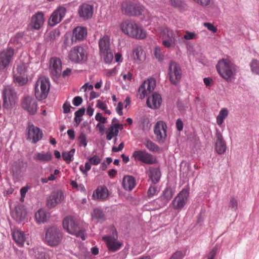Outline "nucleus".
Returning <instances> with one entry per match:
<instances>
[{"instance_id": "obj_1", "label": "nucleus", "mask_w": 259, "mask_h": 259, "mask_svg": "<svg viewBox=\"0 0 259 259\" xmlns=\"http://www.w3.org/2000/svg\"><path fill=\"white\" fill-rule=\"evenodd\" d=\"M121 31L131 38L144 39L147 37L146 31L142 26L131 19L123 20L119 25Z\"/></svg>"}, {"instance_id": "obj_2", "label": "nucleus", "mask_w": 259, "mask_h": 259, "mask_svg": "<svg viewBox=\"0 0 259 259\" xmlns=\"http://www.w3.org/2000/svg\"><path fill=\"white\" fill-rule=\"evenodd\" d=\"M218 73L227 82L231 81L236 75L235 66L228 59L219 60L216 65Z\"/></svg>"}, {"instance_id": "obj_3", "label": "nucleus", "mask_w": 259, "mask_h": 259, "mask_svg": "<svg viewBox=\"0 0 259 259\" xmlns=\"http://www.w3.org/2000/svg\"><path fill=\"white\" fill-rule=\"evenodd\" d=\"M63 227L69 234L80 237L82 240H85L84 230L77 222L71 217H66L63 221Z\"/></svg>"}, {"instance_id": "obj_4", "label": "nucleus", "mask_w": 259, "mask_h": 259, "mask_svg": "<svg viewBox=\"0 0 259 259\" xmlns=\"http://www.w3.org/2000/svg\"><path fill=\"white\" fill-rule=\"evenodd\" d=\"M45 241L50 246L55 247L59 245L63 239L61 229L56 226L49 227L46 231Z\"/></svg>"}, {"instance_id": "obj_5", "label": "nucleus", "mask_w": 259, "mask_h": 259, "mask_svg": "<svg viewBox=\"0 0 259 259\" xmlns=\"http://www.w3.org/2000/svg\"><path fill=\"white\" fill-rule=\"evenodd\" d=\"M99 47L101 56L106 63H110L113 60V55L110 48V37L104 35L99 41Z\"/></svg>"}, {"instance_id": "obj_6", "label": "nucleus", "mask_w": 259, "mask_h": 259, "mask_svg": "<svg viewBox=\"0 0 259 259\" xmlns=\"http://www.w3.org/2000/svg\"><path fill=\"white\" fill-rule=\"evenodd\" d=\"M178 34V31L175 32L167 27H162L159 29V37L162 39V45L166 48H172L176 46V33Z\"/></svg>"}, {"instance_id": "obj_7", "label": "nucleus", "mask_w": 259, "mask_h": 259, "mask_svg": "<svg viewBox=\"0 0 259 259\" xmlns=\"http://www.w3.org/2000/svg\"><path fill=\"white\" fill-rule=\"evenodd\" d=\"M50 90L49 79L42 76L37 80L35 86V96L38 100H42L47 98Z\"/></svg>"}, {"instance_id": "obj_8", "label": "nucleus", "mask_w": 259, "mask_h": 259, "mask_svg": "<svg viewBox=\"0 0 259 259\" xmlns=\"http://www.w3.org/2000/svg\"><path fill=\"white\" fill-rule=\"evenodd\" d=\"M182 72L180 65L174 61H170L168 65V76L170 82L177 85L181 80Z\"/></svg>"}, {"instance_id": "obj_9", "label": "nucleus", "mask_w": 259, "mask_h": 259, "mask_svg": "<svg viewBox=\"0 0 259 259\" xmlns=\"http://www.w3.org/2000/svg\"><path fill=\"white\" fill-rule=\"evenodd\" d=\"M122 13L128 16H136L144 11L143 6L130 1H124L121 4Z\"/></svg>"}, {"instance_id": "obj_10", "label": "nucleus", "mask_w": 259, "mask_h": 259, "mask_svg": "<svg viewBox=\"0 0 259 259\" xmlns=\"http://www.w3.org/2000/svg\"><path fill=\"white\" fill-rule=\"evenodd\" d=\"M28 67L26 63H21L17 66L16 71H14V80L19 86L24 85L28 81L26 74Z\"/></svg>"}, {"instance_id": "obj_11", "label": "nucleus", "mask_w": 259, "mask_h": 259, "mask_svg": "<svg viewBox=\"0 0 259 259\" xmlns=\"http://www.w3.org/2000/svg\"><path fill=\"white\" fill-rule=\"evenodd\" d=\"M68 57L72 62L78 63L85 61L87 55L86 51L82 47L75 46L69 52Z\"/></svg>"}, {"instance_id": "obj_12", "label": "nucleus", "mask_w": 259, "mask_h": 259, "mask_svg": "<svg viewBox=\"0 0 259 259\" xmlns=\"http://www.w3.org/2000/svg\"><path fill=\"white\" fill-rule=\"evenodd\" d=\"M27 140L33 144L40 140L43 136L42 131L32 123H29L26 128Z\"/></svg>"}, {"instance_id": "obj_13", "label": "nucleus", "mask_w": 259, "mask_h": 259, "mask_svg": "<svg viewBox=\"0 0 259 259\" xmlns=\"http://www.w3.org/2000/svg\"><path fill=\"white\" fill-rule=\"evenodd\" d=\"M16 94L10 86L6 87L3 91V106L6 108H11L15 104Z\"/></svg>"}, {"instance_id": "obj_14", "label": "nucleus", "mask_w": 259, "mask_h": 259, "mask_svg": "<svg viewBox=\"0 0 259 259\" xmlns=\"http://www.w3.org/2000/svg\"><path fill=\"white\" fill-rule=\"evenodd\" d=\"M14 55V50L8 47L0 52V70H4L9 66L12 62Z\"/></svg>"}, {"instance_id": "obj_15", "label": "nucleus", "mask_w": 259, "mask_h": 259, "mask_svg": "<svg viewBox=\"0 0 259 259\" xmlns=\"http://www.w3.org/2000/svg\"><path fill=\"white\" fill-rule=\"evenodd\" d=\"M116 233L113 235H107L103 237V240L105 242L108 250L112 252L118 250L122 246V243L117 240Z\"/></svg>"}, {"instance_id": "obj_16", "label": "nucleus", "mask_w": 259, "mask_h": 259, "mask_svg": "<svg viewBox=\"0 0 259 259\" xmlns=\"http://www.w3.org/2000/svg\"><path fill=\"white\" fill-rule=\"evenodd\" d=\"M188 196V191L185 189L182 190L173 200L172 202L173 208L177 210L183 208L187 201Z\"/></svg>"}, {"instance_id": "obj_17", "label": "nucleus", "mask_w": 259, "mask_h": 259, "mask_svg": "<svg viewBox=\"0 0 259 259\" xmlns=\"http://www.w3.org/2000/svg\"><path fill=\"white\" fill-rule=\"evenodd\" d=\"M156 85L155 80L153 79H148L144 81L139 88V93L141 99L144 98L148 94L152 92Z\"/></svg>"}, {"instance_id": "obj_18", "label": "nucleus", "mask_w": 259, "mask_h": 259, "mask_svg": "<svg viewBox=\"0 0 259 259\" xmlns=\"http://www.w3.org/2000/svg\"><path fill=\"white\" fill-rule=\"evenodd\" d=\"M133 157L136 160L140 161L146 164H152L155 162V159L152 155L145 151H135L133 153Z\"/></svg>"}, {"instance_id": "obj_19", "label": "nucleus", "mask_w": 259, "mask_h": 259, "mask_svg": "<svg viewBox=\"0 0 259 259\" xmlns=\"http://www.w3.org/2000/svg\"><path fill=\"white\" fill-rule=\"evenodd\" d=\"M12 217L18 222L23 221L27 216V211L25 206L20 204L15 205L11 212Z\"/></svg>"}, {"instance_id": "obj_20", "label": "nucleus", "mask_w": 259, "mask_h": 259, "mask_svg": "<svg viewBox=\"0 0 259 259\" xmlns=\"http://www.w3.org/2000/svg\"><path fill=\"white\" fill-rule=\"evenodd\" d=\"M63 199V194L61 191H53L47 199V205L49 208H53L60 203Z\"/></svg>"}, {"instance_id": "obj_21", "label": "nucleus", "mask_w": 259, "mask_h": 259, "mask_svg": "<svg viewBox=\"0 0 259 259\" xmlns=\"http://www.w3.org/2000/svg\"><path fill=\"white\" fill-rule=\"evenodd\" d=\"M66 12V9L63 7H60L57 9L50 16L49 20V25L54 26L60 22L64 18Z\"/></svg>"}, {"instance_id": "obj_22", "label": "nucleus", "mask_w": 259, "mask_h": 259, "mask_svg": "<svg viewBox=\"0 0 259 259\" xmlns=\"http://www.w3.org/2000/svg\"><path fill=\"white\" fill-rule=\"evenodd\" d=\"M166 124L162 121H158L154 127V134L156 135L157 141L163 142L166 137Z\"/></svg>"}, {"instance_id": "obj_23", "label": "nucleus", "mask_w": 259, "mask_h": 259, "mask_svg": "<svg viewBox=\"0 0 259 259\" xmlns=\"http://www.w3.org/2000/svg\"><path fill=\"white\" fill-rule=\"evenodd\" d=\"M22 108L31 114H34L37 109L36 101L30 97H25L22 103Z\"/></svg>"}, {"instance_id": "obj_24", "label": "nucleus", "mask_w": 259, "mask_h": 259, "mask_svg": "<svg viewBox=\"0 0 259 259\" xmlns=\"http://www.w3.org/2000/svg\"><path fill=\"white\" fill-rule=\"evenodd\" d=\"M216 142L215 144V150L219 154H222L226 152V144L223 139L222 134L221 132L217 130L216 134Z\"/></svg>"}, {"instance_id": "obj_25", "label": "nucleus", "mask_w": 259, "mask_h": 259, "mask_svg": "<svg viewBox=\"0 0 259 259\" xmlns=\"http://www.w3.org/2000/svg\"><path fill=\"white\" fill-rule=\"evenodd\" d=\"M78 13L79 17L84 20L90 19L93 14V7L87 4H83L79 6Z\"/></svg>"}, {"instance_id": "obj_26", "label": "nucleus", "mask_w": 259, "mask_h": 259, "mask_svg": "<svg viewBox=\"0 0 259 259\" xmlns=\"http://www.w3.org/2000/svg\"><path fill=\"white\" fill-rule=\"evenodd\" d=\"M162 99L160 95L155 93L148 98L147 105L151 109H158L159 108Z\"/></svg>"}, {"instance_id": "obj_27", "label": "nucleus", "mask_w": 259, "mask_h": 259, "mask_svg": "<svg viewBox=\"0 0 259 259\" xmlns=\"http://www.w3.org/2000/svg\"><path fill=\"white\" fill-rule=\"evenodd\" d=\"M87 30L85 28L78 26L75 28L73 31L72 42L83 40L87 36Z\"/></svg>"}, {"instance_id": "obj_28", "label": "nucleus", "mask_w": 259, "mask_h": 259, "mask_svg": "<svg viewBox=\"0 0 259 259\" xmlns=\"http://www.w3.org/2000/svg\"><path fill=\"white\" fill-rule=\"evenodd\" d=\"M61 60L56 58L51 59L50 61V69L51 74L53 76L60 75L61 72Z\"/></svg>"}, {"instance_id": "obj_29", "label": "nucleus", "mask_w": 259, "mask_h": 259, "mask_svg": "<svg viewBox=\"0 0 259 259\" xmlns=\"http://www.w3.org/2000/svg\"><path fill=\"white\" fill-rule=\"evenodd\" d=\"M44 15L41 12H38L33 15L31 20L30 25L35 29H39L44 24Z\"/></svg>"}, {"instance_id": "obj_30", "label": "nucleus", "mask_w": 259, "mask_h": 259, "mask_svg": "<svg viewBox=\"0 0 259 259\" xmlns=\"http://www.w3.org/2000/svg\"><path fill=\"white\" fill-rule=\"evenodd\" d=\"M108 196V190L106 187L104 186L98 187L93 194V197L94 199H100L102 200L106 199Z\"/></svg>"}, {"instance_id": "obj_31", "label": "nucleus", "mask_w": 259, "mask_h": 259, "mask_svg": "<svg viewBox=\"0 0 259 259\" xmlns=\"http://www.w3.org/2000/svg\"><path fill=\"white\" fill-rule=\"evenodd\" d=\"M123 126L121 124H112L106 132V139L111 140L114 137H116L119 133V128L122 129Z\"/></svg>"}, {"instance_id": "obj_32", "label": "nucleus", "mask_w": 259, "mask_h": 259, "mask_svg": "<svg viewBox=\"0 0 259 259\" xmlns=\"http://www.w3.org/2000/svg\"><path fill=\"white\" fill-rule=\"evenodd\" d=\"M52 158V155L50 152H37L34 154L33 156L34 160L43 163H47L50 161Z\"/></svg>"}, {"instance_id": "obj_33", "label": "nucleus", "mask_w": 259, "mask_h": 259, "mask_svg": "<svg viewBox=\"0 0 259 259\" xmlns=\"http://www.w3.org/2000/svg\"><path fill=\"white\" fill-rule=\"evenodd\" d=\"M12 237L14 240L19 246H23L26 240V236L23 232L19 230H15L12 233Z\"/></svg>"}, {"instance_id": "obj_34", "label": "nucleus", "mask_w": 259, "mask_h": 259, "mask_svg": "<svg viewBox=\"0 0 259 259\" xmlns=\"http://www.w3.org/2000/svg\"><path fill=\"white\" fill-rule=\"evenodd\" d=\"M133 58L138 63H140L145 60V54L142 47L138 46L133 49Z\"/></svg>"}, {"instance_id": "obj_35", "label": "nucleus", "mask_w": 259, "mask_h": 259, "mask_svg": "<svg viewBox=\"0 0 259 259\" xmlns=\"http://www.w3.org/2000/svg\"><path fill=\"white\" fill-rule=\"evenodd\" d=\"M122 186L125 190L131 191L136 186L135 178L130 176L124 177L122 181Z\"/></svg>"}, {"instance_id": "obj_36", "label": "nucleus", "mask_w": 259, "mask_h": 259, "mask_svg": "<svg viewBox=\"0 0 259 259\" xmlns=\"http://www.w3.org/2000/svg\"><path fill=\"white\" fill-rule=\"evenodd\" d=\"M49 215V213L45 209L40 208L35 213V220L38 224L44 223L47 221Z\"/></svg>"}, {"instance_id": "obj_37", "label": "nucleus", "mask_w": 259, "mask_h": 259, "mask_svg": "<svg viewBox=\"0 0 259 259\" xmlns=\"http://www.w3.org/2000/svg\"><path fill=\"white\" fill-rule=\"evenodd\" d=\"M174 191L170 187H167L162 193V195L160 197V199L162 200V204L165 205L171 199L174 195Z\"/></svg>"}, {"instance_id": "obj_38", "label": "nucleus", "mask_w": 259, "mask_h": 259, "mask_svg": "<svg viewBox=\"0 0 259 259\" xmlns=\"http://www.w3.org/2000/svg\"><path fill=\"white\" fill-rule=\"evenodd\" d=\"M149 177L152 182L154 184L157 183L161 176V172L159 169L157 168H150L149 169Z\"/></svg>"}, {"instance_id": "obj_39", "label": "nucleus", "mask_w": 259, "mask_h": 259, "mask_svg": "<svg viewBox=\"0 0 259 259\" xmlns=\"http://www.w3.org/2000/svg\"><path fill=\"white\" fill-rule=\"evenodd\" d=\"M228 115V110L226 108L222 109L218 116L217 117V123L219 125H221L224 122V119Z\"/></svg>"}, {"instance_id": "obj_40", "label": "nucleus", "mask_w": 259, "mask_h": 259, "mask_svg": "<svg viewBox=\"0 0 259 259\" xmlns=\"http://www.w3.org/2000/svg\"><path fill=\"white\" fill-rule=\"evenodd\" d=\"M75 149H72L69 151L62 152V156L64 161L67 163H70L73 161V157L75 153Z\"/></svg>"}, {"instance_id": "obj_41", "label": "nucleus", "mask_w": 259, "mask_h": 259, "mask_svg": "<svg viewBox=\"0 0 259 259\" xmlns=\"http://www.w3.org/2000/svg\"><path fill=\"white\" fill-rule=\"evenodd\" d=\"M92 216L93 219H96L98 221L102 222L105 220V215L103 211L99 208L94 209Z\"/></svg>"}, {"instance_id": "obj_42", "label": "nucleus", "mask_w": 259, "mask_h": 259, "mask_svg": "<svg viewBox=\"0 0 259 259\" xmlns=\"http://www.w3.org/2000/svg\"><path fill=\"white\" fill-rule=\"evenodd\" d=\"M250 66L252 72L259 75V61L256 59L252 60L250 64Z\"/></svg>"}, {"instance_id": "obj_43", "label": "nucleus", "mask_w": 259, "mask_h": 259, "mask_svg": "<svg viewBox=\"0 0 259 259\" xmlns=\"http://www.w3.org/2000/svg\"><path fill=\"white\" fill-rule=\"evenodd\" d=\"M60 171L59 170L55 169L53 174H51V175L48 178H41L40 179V181L42 183L45 184L48 183L49 181H54L56 179L55 176L58 175Z\"/></svg>"}, {"instance_id": "obj_44", "label": "nucleus", "mask_w": 259, "mask_h": 259, "mask_svg": "<svg viewBox=\"0 0 259 259\" xmlns=\"http://www.w3.org/2000/svg\"><path fill=\"white\" fill-rule=\"evenodd\" d=\"M146 148L151 152H157L159 150L158 146L150 140L147 141L145 143Z\"/></svg>"}, {"instance_id": "obj_45", "label": "nucleus", "mask_w": 259, "mask_h": 259, "mask_svg": "<svg viewBox=\"0 0 259 259\" xmlns=\"http://www.w3.org/2000/svg\"><path fill=\"white\" fill-rule=\"evenodd\" d=\"M229 207L232 210L236 211L238 208V201L234 196H231L230 198Z\"/></svg>"}, {"instance_id": "obj_46", "label": "nucleus", "mask_w": 259, "mask_h": 259, "mask_svg": "<svg viewBox=\"0 0 259 259\" xmlns=\"http://www.w3.org/2000/svg\"><path fill=\"white\" fill-rule=\"evenodd\" d=\"M154 54L156 59L159 61H161L163 60V55L161 49L159 47H156L154 48Z\"/></svg>"}, {"instance_id": "obj_47", "label": "nucleus", "mask_w": 259, "mask_h": 259, "mask_svg": "<svg viewBox=\"0 0 259 259\" xmlns=\"http://www.w3.org/2000/svg\"><path fill=\"white\" fill-rule=\"evenodd\" d=\"M170 4L174 7L182 9L185 7V3L182 0H169Z\"/></svg>"}, {"instance_id": "obj_48", "label": "nucleus", "mask_w": 259, "mask_h": 259, "mask_svg": "<svg viewBox=\"0 0 259 259\" xmlns=\"http://www.w3.org/2000/svg\"><path fill=\"white\" fill-rule=\"evenodd\" d=\"M183 38L185 40H191L196 39L197 36L195 32L186 31L185 34L184 35Z\"/></svg>"}, {"instance_id": "obj_49", "label": "nucleus", "mask_w": 259, "mask_h": 259, "mask_svg": "<svg viewBox=\"0 0 259 259\" xmlns=\"http://www.w3.org/2000/svg\"><path fill=\"white\" fill-rule=\"evenodd\" d=\"M158 192L157 187L155 186H151L147 191V195L149 198L152 197Z\"/></svg>"}, {"instance_id": "obj_50", "label": "nucleus", "mask_w": 259, "mask_h": 259, "mask_svg": "<svg viewBox=\"0 0 259 259\" xmlns=\"http://www.w3.org/2000/svg\"><path fill=\"white\" fill-rule=\"evenodd\" d=\"M91 164L90 162H87L85 163L84 168L82 165L79 166L80 170L85 176H87L88 171L91 168Z\"/></svg>"}, {"instance_id": "obj_51", "label": "nucleus", "mask_w": 259, "mask_h": 259, "mask_svg": "<svg viewBox=\"0 0 259 259\" xmlns=\"http://www.w3.org/2000/svg\"><path fill=\"white\" fill-rule=\"evenodd\" d=\"M90 163L93 165H98L101 162V159L97 155H95L89 158Z\"/></svg>"}, {"instance_id": "obj_52", "label": "nucleus", "mask_w": 259, "mask_h": 259, "mask_svg": "<svg viewBox=\"0 0 259 259\" xmlns=\"http://www.w3.org/2000/svg\"><path fill=\"white\" fill-rule=\"evenodd\" d=\"M203 25L207 28V29L213 33L217 32L218 29L212 24L208 22H205Z\"/></svg>"}, {"instance_id": "obj_53", "label": "nucleus", "mask_w": 259, "mask_h": 259, "mask_svg": "<svg viewBox=\"0 0 259 259\" xmlns=\"http://www.w3.org/2000/svg\"><path fill=\"white\" fill-rule=\"evenodd\" d=\"M185 254L181 251H176L169 259H183Z\"/></svg>"}, {"instance_id": "obj_54", "label": "nucleus", "mask_w": 259, "mask_h": 259, "mask_svg": "<svg viewBox=\"0 0 259 259\" xmlns=\"http://www.w3.org/2000/svg\"><path fill=\"white\" fill-rule=\"evenodd\" d=\"M79 145L85 147L87 145L86 136L83 134H81L78 137Z\"/></svg>"}, {"instance_id": "obj_55", "label": "nucleus", "mask_w": 259, "mask_h": 259, "mask_svg": "<svg viewBox=\"0 0 259 259\" xmlns=\"http://www.w3.org/2000/svg\"><path fill=\"white\" fill-rule=\"evenodd\" d=\"M95 119L97 121H100V123H105L107 122V118L102 116L101 113H98L95 116Z\"/></svg>"}, {"instance_id": "obj_56", "label": "nucleus", "mask_w": 259, "mask_h": 259, "mask_svg": "<svg viewBox=\"0 0 259 259\" xmlns=\"http://www.w3.org/2000/svg\"><path fill=\"white\" fill-rule=\"evenodd\" d=\"M73 104L75 106H79L82 102V99L80 96H76L73 100Z\"/></svg>"}, {"instance_id": "obj_57", "label": "nucleus", "mask_w": 259, "mask_h": 259, "mask_svg": "<svg viewBox=\"0 0 259 259\" xmlns=\"http://www.w3.org/2000/svg\"><path fill=\"white\" fill-rule=\"evenodd\" d=\"M71 106L69 102L66 101L63 105V112L68 113L70 111Z\"/></svg>"}, {"instance_id": "obj_58", "label": "nucleus", "mask_w": 259, "mask_h": 259, "mask_svg": "<svg viewBox=\"0 0 259 259\" xmlns=\"http://www.w3.org/2000/svg\"><path fill=\"white\" fill-rule=\"evenodd\" d=\"M60 33L58 31H52L49 33V37L51 40H54L56 37H59Z\"/></svg>"}, {"instance_id": "obj_59", "label": "nucleus", "mask_w": 259, "mask_h": 259, "mask_svg": "<svg viewBox=\"0 0 259 259\" xmlns=\"http://www.w3.org/2000/svg\"><path fill=\"white\" fill-rule=\"evenodd\" d=\"M194 2L201 5V6H206L210 3V0H192Z\"/></svg>"}, {"instance_id": "obj_60", "label": "nucleus", "mask_w": 259, "mask_h": 259, "mask_svg": "<svg viewBox=\"0 0 259 259\" xmlns=\"http://www.w3.org/2000/svg\"><path fill=\"white\" fill-rule=\"evenodd\" d=\"M97 107L103 111L105 110L106 108H107L106 104L102 102V101H101L100 100H97Z\"/></svg>"}, {"instance_id": "obj_61", "label": "nucleus", "mask_w": 259, "mask_h": 259, "mask_svg": "<svg viewBox=\"0 0 259 259\" xmlns=\"http://www.w3.org/2000/svg\"><path fill=\"white\" fill-rule=\"evenodd\" d=\"M176 127L178 131H181L183 128V122L181 119H177L176 123Z\"/></svg>"}, {"instance_id": "obj_62", "label": "nucleus", "mask_w": 259, "mask_h": 259, "mask_svg": "<svg viewBox=\"0 0 259 259\" xmlns=\"http://www.w3.org/2000/svg\"><path fill=\"white\" fill-rule=\"evenodd\" d=\"M123 109V104L121 102H119L116 108V111L119 115H122Z\"/></svg>"}, {"instance_id": "obj_63", "label": "nucleus", "mask_w": 259, "mask_h": 259, "mask_svg": "<svg viewBox=\"0 0 259 259\" xmlns=\"http://www.w3.org/2000/svg\"><path fill=\"white\" fill-rule=\"evenodd\" d=\"M124 147V143L123 142H121L118 146V147H113L112 148V151L113 152H117L118 151H121Z\"/></svg>"}, {"instance_id": "obj_64", "label": "nucleus", "mask_w": 259, "mask_h": 259, "mask_svg": "<svg viewBox=\"0 0 259 259\" xmlns=\"http://www.w3.org/2000/svg\"><path fill=\"white\" fill-rule=\"evenodd\" d=\"M217 249L213 248L208 253L207 257L208 259H214L216 254Z\"/></svg>"}]
</instances>
